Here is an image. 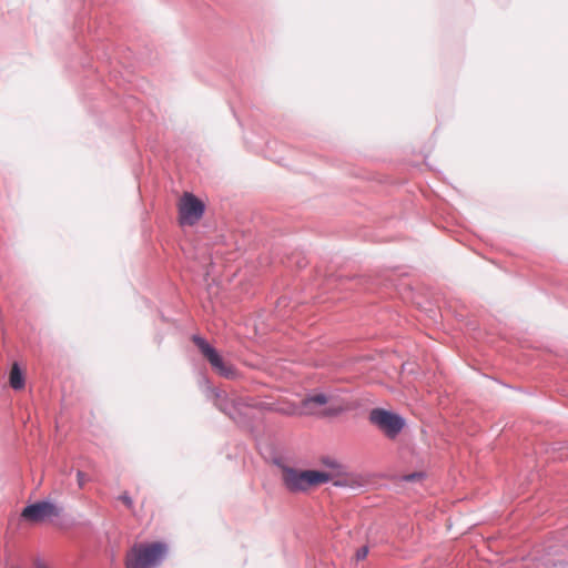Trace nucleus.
Here are the masks:
<instances>
[{"mask_svg": "<svg viewBox=\"0 0 568 568\" xmlns=\"http://www.w3.org/2000/svg\"><path fill=\"white\" fill-rule=\"evenodd\" d=\"M168 546L164 542H141L132 546L125 555L126 568H155L165 558Z\"/></svg>", "mask_w": 568, "mask_h": 568, "instance_id": "1", "label": "nucleus"}, {"mask_svg": "<svg viewBox=\"0 0 568 568\" xmlns=\"http://www.w3.org/2000/svg\"><path fill=\"white\" fill-rule=\"evenodd\" d=\"M205 206L194 194L185 192L179 203V221L181 225H194L204 214Z\"/></svg>", "mask_w": 568, "mask_h": 568, "instance_id": "4", "label": "nucleus"}, {"mask_svg": "<svg viewBox=\"0 0 568 568\" xmlns=\"http://www.w3.org/2000/svg\"><path fill=\"white\" fill-rule=\"evenodd\" d=\"M220 408L226 413L227 415H230L231 417L234 418V413L231 410V408L229 407V400L227 399H223L221 400L220 403Z\"/></svg>", "mask_w": 568, "mask_h": 568, "instance_id": "10", "label": "nucleus"}, {"mask_svg": "<svg viewBox=\"0 0 568 568\" xmlns=\"http://www.w3.org/2000/svg\"><path fill=\"white\" fill-rule=\"evenodd\" d=\"M368 551L369 550L367 546L361 547L355 554L356 560H364L367 557Z\"/></svg>", "mask_w": 568, "mask_h": 568, "instance_id": "9", "label": "nucleus"}, {"mask_svg": "<svg viewBox=\"0 0 568 568\" xmlns=\"http://www.w3.org/2000/svg\"><path fill=\"white\" fill-rule=\"evenodd\" d=\"M78 484L82 488L87 481V476L83 471L79 470L77 473Z\"/></svg>", "mask_w": 568, "mask_h": 568, "instance_id": "12", "label": "nucleus"}, {"mask_svg": "<svg viewBox=\"0 0 568 568\" xmlns=\"http://www.w3.org/2000/svg\"><path fill=\"white\" fill-rule=\"evenodd\" d=\"M120 500L128 507V508H132L133 506V501L131 499V497L124 493L120 496Z\"/></svg>", "mask_w": 568, "mask_h": 568, "instance_id": "11", "label": "nucleus"}, {"mask_svg": "<svg viewBox=\"0 0 568 568\" xmlns=\"http://www.w3.org/2000/svg\"><path fill=\"white\" fill-rule=\"evenodd\" d=\"M59 515L60 508L50 501L29 505L21 513V517L30 523H42Z\"/></svg>", "mask_w": 568, "mask_h": 568, "instance_id": "6", "label": "nucleus"}, {"mask_svg": "<svg viewBox=\"0 0 568 568\" xmlns=\"http://www.w3.org/2000/svg\"><path fill=\"white\" fill-rule=\"evenodd\" d=\"M369 420L392 439L395 438L405 426V420L399 415L383 408L373 409L369 413Z\"/></svg>", "mask_w": 568, "mask_h": 568, "instance_id": "3", "label": "nucleus"}, {"mask_svg": "<svg viewBox=\"0 0 568 568\" xmlns=\"http://www.w3.org/2000/svg\"><path fill=\"white\" fill-rule=\"evenodd\" d=\"M9 384L16 390H20V389L24 388V385H26L24 375H23L18 363H13L11 366L10 374H9Z\"/></svg>", "mask_w": 568, "mask_h": 568, "instance_id": "8", "label": "nucleus"}, {"mask_svg": "<svg viewBox=\"0 0 568 568\" xmlns=\"http://www.w3.org/2000/svg\"><path fill=\"white\" fill-rule=\"evenodd\" d=\"M328 402L324 394H316L304 398L300 406H293L285 410L288 415H315L322 413V408Z\"/></svg>", "mask_w": 568, "mask_h": 568, "instance_id": "7", "label": "nucleus"}, {"mask_svg": "<svg viewBox=\"0 0 568 568\" xmlns=\"http://www.w3.org/2000/svg\"><path fill=\"white\" fill-rule=\"evenodd\" d=\"M282 478L290 491H304L311 487L325 484L332 479V475L322 470H297L283 467Z\"/></svg>", "mask_w": 568, "mask_h": 568, "instance_id": "2", "label": "nucleus"}, {"mask_svg": "<svg viewBox=\"0 0 568 568\" xmlns=\"http://www.w3.org/2000/svg\"><path fill=\"white\" fill-rule=\"evenodd\" d=\"M194 344L199 347L203 356L209 361L212 368L225 378H234L236 376L235 368L224 362L221 355L213 348L204 338L201 336L194 335L192 337Z\"/></svg>", "mask_w": 568, "mask_h": 568, "instance_id": "5", "label": "nucleus"}]
</instances>
